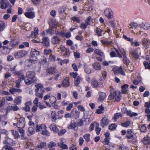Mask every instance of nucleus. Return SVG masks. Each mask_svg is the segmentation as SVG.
Wrapping results in <instances>:
<instances>
[{
    "label": "nucleus",
    "mask_w": 150,
    "mask_h": 150,
    "mask_svg": "<svg viewBox=\"0 0 150 150\" xmlns=\"http://www.w3.org/2000/svg\"><path fill=\"white\" fill-rule=\"evenodd\" d=\"M35 133V131L33 128L32 127H29L28 129V131L27 132V134L28 136H30L32 134H33Z\"/></svg>",
    "instance_id": "obj_38"
},
{
    "label": "nucleus",
    "mask_w": 150,
    "mask_h": 150,
    "mask_svg": "<svg viewBox=\"0 0 150 150\" xmlns=\"http://www.w3.org/2000/svg\"><path fill=\"white\" fill-rule=\"evenodd\" d=\"M46 143L43 142H40L39 145H37L36 147V149L37 150H39L40 149H42L46 146Z\"/></svg>",
    "instance_id": "obj_34"
},
{
    "label": "nucleus",
    "mask_w": 150,
    "mask_h": 150,
    "mask_svg": "<svg viewBox=\"0 0 150 150\" xmlns=\"http://www.w3.org/2000/svg\"><path fill=\"white\" fill-rule=\"evenodd\" d=\"M128 86L129 85L127 84H125L122 86L121 88L122 93L125 94L127 92V88Z\"/></svg>",
    "instance_id": "obj_39"
},
{
    "label": "nucleus",
    "mask_w": 150,
    "mask_h": 150,
    "mask_svg": "<svg viewBox=\"0 0 150 150\" xmlns=\"http://www.w3.org/2000/svg\"><path fill=\"white\" fill-rule=\"evenodd\" d=\"M22 99V96H19L15 98L13 100V102L17 105L20 104L21 103Z\"/></svg>",
    "instance_id": "obj_23"
},
{
    "label": "nucleus",
    "mask_w": 150,
    "mask_h": 150,
    "mask_svg": "<svg viewBox=\"0 0 150 150\" xmlns=\"http://www.w3.org/2000/svg\"><path fill=\"white\" fill-rule=\"evenodd\" d=\"M25 124V120L23 117H20L17 123V127H24Z\"/></svg>",
    "instance_id": "obj_16"
},
{
    "label": "nucleus",
    "mask_w": 150,
    "mask_h": 150,
    "mask_svg": "<svg viewBox=\"0 0 150 150\" xmlns=\"http://www.w3.org/2000/svg\"><path fill=\"white\" fill-rule=\"evenodd\" d=\"M42 43L45 46H49L50 45L49 39L47 37H43L42 38Z\"/></svg>",
    "instance_id": "obj_22"
},
{
    "label": "nucleus",
    "mask_w": 150,
    "mask_h": 150,
    "mask_svg": "<svg viewBox=\"0 0 150 150\" xmlns=\"http://www.w3.org/2000/svg\"><path fill=\"white\" fill-rule=\"evenodd\" d=\"M81 81V78L79 76H78L75 79H74V85L75 86H77L79 84Z\"/></svg>",
    "instance_id": "obj_41"
},
{
    "label": "nucleus",
    "mask_w": 150,
    "mask_h": 150,
    "mask_svg": "<svg viewBox=\"0 0 150 150\" xmlns=\"http://www.w3.org/2000/svg\"><path fill=\"white\" fill-rule=\"evenodd\" d=\"M55 68L54 67L49 68L47 69V74H53L55 73Z\"/></svg>",
    "instance_id": "obj_30"
},
{
    "label": "nucleus",
    "mask_w": 150,
    "mask_h": 150,
    "mask_svg": "<svg viewBox=\"0 0 150 150\" xmlns=\"http://www.w3.org/2000/svg\"><path fill=\"white\" fill-rule=\"evenodd\" d=\"M116 125L115 124H111L109 125L108 129L111 130H114L116 128Z\"/></svg>",
    "instance_id": "obj_60"
},
{
    "label": "nucleus",
    "mask_w": 150,
    "mask_h": 150,
    "mask_svg": "<svg viewBox=\"0 0 150 150\" xmlns=\"http://www.w3.org/2000/svg\"><path fill=\"white\" fill-rule=\"evenodd\" d=\"M61 52L65 57H68L70 55V52L69 49L65 47L64 46L61 45L60 47Z\"/></svg>",
    "instance_id": "obj_9"
},
{
    "label": "nucleus",
    "mask_w": 150,
    "mask_h": 150,
    "mask_svg": "<svg viewBox=\"0 0 150 150\" xmlns=\"http://www.w3.org/2000/svg\"><path fill=\"white\" fill-rule=\"evenodd\" d=\"M35 86L36 88L35 90L36 96L39 97L40 98H43V94L45 92V88L43 85L41 84H38Z\"/></svg>",
    "instance_id": "obj_3"
},
{
    "label": "nucleus",
    "mask_w": 150,
    "mask_h": 150,
    "mask_svg": "<svg viewBox=\"0 0 150 150\" xmlns=\"http://www.w3.org/2000/svg\"><path fill=\"white\" fill-rule=\"evenodd\" d=\"M49 59L51 61L54 62L55 60L56 57L55 55L52 54H51L50 55Z\"/></svg>",
    "instance_id": "obj_57"
},
{
    "label": "nucleus",
    "mask_w": 150,
    "mask_h": 150,
    "mask_svg": "<svg viewBox=\"0 0 150 150\" xmlns=\"http://www.w3.org/2000/svg\"><path fill=\"white\" fill-rule=\"evenodd\" d=\"M57 100L55 97L54 96H51L50 98V101L51 104L52 105L56 102Z\"/></svg>",
    "instance_id": "obj_55"
},
{
    "label": "nucleus",
    "mask_w": 150,
    "mask_h": 150,
    "mask_svg": "<svg viewBox=\"0 0 150 150\" xmlns=\"http://www.w3.org/2000/svg\"><path fill=\"white\" fill-rule=\"evenodd\" d=\"M26 75L27 79H25V83L27 85L32 83L36 79V74L34 71H28Z\"/></svg>",
    "instance_id": "obj_1"
},
{
    "label": "nucleus",
    "mask_w": 150,
    "mask_h": 150,
    "mask_svg": "<svg viewBox=\"0 0 150 150\" xmlns=\"http://www.w3.org/2000/svg\"><path fill=\"white\" fill-rule=\"evenodd\" d=\"M146 127L144 125H141L140 126V130L141 132H145L146 131Z\"/></svg>",
    "instance_id": "obj_54"
},
{
    "label": "nucleus",
    "mask_w": 150,
    "mask_h": 150,
    "mask_svg": "<svg viewBox=\"0 0 150 150\" xmlns=\"http://www.w3.org/2000/svg\"><path fill=\"white\" fill-rule=\"evenodd\" d=\"M0 2V7L2 9H5L10 6L9 3L7 0H1Z\"/></svg>",
    "instance_id": "obj_11"
},
{
    "label": "nucleus",
    "mask_w": 150,
    "mask_h": 150,
    "mask_svg": "<svg viewBox=\"0 0 150 150\" xmlns=\"http://www.w3.org/2000/svg\"><path fill=\"white\" fill-rule=\"evenodd\" d=\"M67 131L66 129H61L59 131L58 130V132L57 133H58V134L59 136H61L63 135Z\"/></svg>",
    "instance_id": "obj_56"
},
{
    "label": "nucleus",
    "mask_w": 150,
    "mask_h": 150,
    "mask_svg": "<svg viewBox=\"0 0 150 150\" xmlns=\"http://www.w3.org/2000/svg\"><path fill=\"white\" fill-rule=\"evenodd\" d=\"M91 85L93 88H96L99 86V83L96 79L93 78L91 80Z\"/></svg>",
    "instance_id": "obj_18"
},
{
    "label": "nucleus",
    "mask_w": 150,
    "mask_h": 150,
    "mask_svg": "<svg viewBox=\"0 0 150 150\" xmlns=\"http://www.w3.org/2000/svg\"><path fill=\"white\" fill-rule=\"evenodd\" d=\"M102 31L103 30L100 29L99 28H97L96 29V33L98 36H101L102 35Z\"/></svg>",
    "instance_id": "obj_52"
},
{
    "label": "nucleus",
    "mask_w": 150,
    "mask_h": 150,
    "mask_svg": "<svg viewBox=\"0 0 150 150\" xmlns=\"http://www.w3.org/2000/svg\"><path fill=\"white\" fill-rule=\"evenodd\" d=\"M121 95L120 92L116 91L114 89L112 88L110 90V94L108 96L110 100H112L115 98L116 101L119 102L121 99Z\"/></svg>",
    "instance_id": "obj_2"
},
{
    "label": "nucleus",
    "mask_w": 150,
    "mask_h": 150,
    "mask_svg": "<svg viewBox=\"0 0 150 150\" xmlns=\"http://www.w3.org/2000/svg\"><path fill=\"white\" fill-rule=\"evenodd\" d=\"M99 108V109L97 110L96 112L98 114L103 113V112L104 108L102 106H100Z\"/></svg>",
    "instance_id": "obj_46"
},
{
    "label": "nucleus",
    "mask_w": 150,
    "mask_h": 150,
    "mask_svg": "<svg viewBox=\"0 0 150 150\" xmlns=\"http://www.w3.org/2000/svg\"><path fill=\"white\" fill-rule=\"evenodd\" d=\"M58 146L63 149H66L68 148L67 146L63 142H59L57 144Z\"/></svg>",
    "instance_id": "obj_40"
},
{
    "label": "nucleus",
    "mask_w": 150,
    "mask_h": 150,
    "mask_svg": "<svg viewBox=\"0 0 150 150\" xmlns=\"http://www.w3.org/2000/svg\"><path fill=\"white\" fill-rule=\"evenodd\" d=\"M143 64L145 69H150V63H149L148 62L145 61L144 62Z\"/></svg>",
    "instance_id": "obj_62"
},
{
    "label": "nucleus",
    "mask_w": 150,
    "mask_h": 150,
    "mask_svg": "<svg viewBox=\"0 0 150 150\" xmlns=\"http://www.w3.org/2000/svg\"><path fill=\"white\" fill-rule=\"evenodd\" d=\"M123 62L124 64L127 66L130 63V61L129 59L126 56L123 57Z\"/></svg>",
    "instance_id": "obj_45"
},
{
    "label": "nucleus",
    "mask_w": 150,
    "mask_h": 150,
    "mask_svg": "<svg viewBox=\"0 0 150 150\" xmlns=\"http://www.w3.org/2000/svg\"><path fill=\"white\" fill-rule=\"evenodd\" d=\"M2 52L5 54H8L9 52V50L8 48L5 46H2L1 49Z\"/></svg>",
    "instance_id": "obj_33"
},
{
    "label": "nucleus",
    "mask_w": 150,
    "mask_h": 150,
    "mask_svg": "<svg viewBox=\"0 0 150 150\" xmlns=\"http://www.w3.org/2000/svg\"><path fill=\"white\" fill-rule=\"evenodd\" d=\"M61 41V39L57 35H54L51 38V43L53 45L59 44Z\"/></svg>",
    "instance_id": "obj_10"
},
{
    "label": "nucleus",
    "mask_w": 150,
    "mask_h": 150,
    "mask_svg": "<svg viewBox=\"0 0 150 150\" xmlns=\"http://www.w3.org/2000/svg\"><path fill=\"white\" fill-rule=\"evenodd\" d=\"M38 33V29L37 28H35L33 31L31 32V34L30 35V37L33 38H36Z\"/></svg>",
    "instance_id": "obj_20"
},
{
    "label": "nucleus",
    "mask_w": 150,
    "mask_h": 150,
    "mask_svg": "<svg viewBox=\"0 0 150 150\" xmlns=\"http://www.w3.org/2000/svg\"><path fill=\"white\" fill-rule=\"evenodd\" d=\"M25 52L24 51H20L14 54L15 56L17 58H21L24 56Z\"/></svg>",
    "instance_id": "obj_25"
},
{
    "label": "nucleus",
    "mask_w": 150,
    "mask_h": 150,
    "mask_svg": "<svg viewBox=\"0 0 150 150\" xmlns=\"http://www.w3.org/2000/svg\"><path fill=\"white\" fill-rule=\"evenodd\" d=\"M131 55L136 59H138L139 57L138 53L136 50L132 51L130 52Z\"/></svg>",
    "instance_id": "obj_31"
},
{
    "label": "nucleus",
    "mask_w": 150,
    "mask_h": 150,
    "mask_svg": "<svg viewBox=\"0 0 150 150\" xmlns=\"http://www.w3.org/2000/svg\"><path fill=\"white\" fill-rule=\"evenodd\" d=\"M116 71L119 73L121 74L122 75H125V74L123 71L122 67L120 66L116 69Z\"/></svg>",
    "instance_id": "obj_49"
},
{
    "label": "nucleus",
    "mask_w": 150,
    "mask_h": 150,
    "mask_svg": "<svg viewBox=\"0 0 150 150\" xmlns=\"http://www.w3.org/2000/svg\"><path fill=\"white\" fill-rule=\"evenodd\" d=\"M69 79L68 78H66L62 81V86L64 87H67L69 86Z\"/></svg>",
    "instance_id": "obj_26"
},
{
    "label": "nucleus",
    "mask_w": 150,
    "mask_h": 150,
    "mask_svg": "<svg viewBox=\"0 0 150 150\" xmlns=\"http://www.w3.org/2000/svg\"><path fill=\"white\" fill-rule=\"evenodd\" d=\"M46 129L47 128L45 129H43L42 130L41 134L43 135L49 136L50 135V133Z\"/></svg>",
    "instance_id": "obj_47"
},
{
    "label": "nucleus",
    "mask_w": 150,
    "mask_h": 150,
    "mask_svg": "<svg viewBox=\"0 0 150 150\" xmlns=\"http://www.w3.org/2000/svg\"><path fill=\"white\" fill-rule=\"evenodd\" d=\"M31 57L33 58H35V60L30 59V61L31 63H33L34 62L36 61L38 59L37 56L40 55V52L38 51L37 50L35 49H33L31 50L30 52Z\"/></svg>",
    "instance_id": "obj_4"
},
{
    "label": "nucleus",
    "mask_w": 150,
    "mask_h": 150,
    "mask_svg": "<svg viewBox=\"0 0 150 150\" xmlns=\"http://www.w3.org/2000/svg\"><path fill=\"white\" fill-rule=\"evenodd\" d=\"M142 29H141V30L137 33V35H141V36H146L147 35V34L145 33H144L143 31L141 30Z\"/></svg>",
    "instance_id": "obj_53"
},
{
    "label": "nucleus",
    "mask_w": 150,
    "mask_h": 150,
    "mask_svg": "<svg viewBox=\"0 0 150 150\" xmlns=\"http://www.w3.org/2000/svg\"><path fill=\"white\" fill-rule=\"evenodd\" d=\"M138 26V25L137 23L132 22L130 23L128 26V27L132 32L134 33V30L136 29Z\"/></svg>",
    "instance_id": "obj_14"
},
{
    "label": "nucleus",
    "mask_w": 150,
    "mask_h": 150,
    "mask_svg": "<svg viewBox=\"0 0 150 150\" xmlns=\"http://www.w3.org/2000/svg\"><path fill=\"white\" fill-rule=\"evenodd\" d=\"M77 124L74 121H72L68 125V128L69 129L74 128L76 127Z\"/></svg>",
    "instance_id": "obj_37"
},
{
    "label": "nucleus",
    "mask_w": 150,
    "mask_h": 150,
    "mask_svg": "<svg viewBox=\"0 0 150 150\" xmlns=\"http://www.w3.org/2000/svg\"><path fill=\"white\" fill-rule=\"evenodd\" d=\"M94 52L95 54L98 55L100 56H102L103 55V53L98 49H96L94 50Z\"/></svg>",
    "instance_id": "obj_48"
},
{
    "label": "nucleus",
    "mask_w": 150,
    "mask_h": 150,
    "mask_svg": "<svg viewBox=\"0 0 150 150\" xmlns=\"http://www.w3.org/2000/svg\"><path fill=\"white\" fill-rule=\"evenodd\" d=\"M142 43L144 47L146 49L150 46V40L144 38L142 41Z\"/></svg>",
    "instance_id": "obj_8"
},
{
    "label": "nucleus",
    "mask_w": 150,
    "mask_h": 150,
    "mask_svg": "<svg viewBox=\"0 0 150 150\" xmlns=\"http://www.w3.org/2000/svg\"><path fill=\"white\" fill-rule=\"evenodd\" d=\"M25 15L28 18H33L35 17V13L34 12H27L25 13Z\"/></svg>",
    "instance_id": "obj_21"
},
{
    "label": "nucleus",
    "mask_w": 150,
    "mask_h": 150,
    "mask_svg": "<svg viewBox=\"0 0 150 150\" xmlns=\"http://www.w3.org/2000/svg\"><path fill=\"white\" fill-rule=\"evenodd\" d=\"M109 123V120L107 117H103L100 121V125L102 127H103L108 125Z\"/></svg>",
    "instance_id": "obj_13"
},
{
    "label": "nucleus",
    "mask_w": 150,
    "mask_h": 150,
    "mask_svg": "<svg viewBox=\"0 0 150 150\" xmlns=\"http://www.w3.org/2000/svg\"><path fill=\"white\" fill-rule=\"evenodd\" d=\"M32 104V103L31 101L26 102L25 103V106L23 108V110L26 112L30 111V108L29 106L31 105Z\"/></svg>",
    "instance_id": "obj_15"
},
{
    "label": "nucleus",
    "mask_w": 150,
    "mask_h": 150,
    "mask_svg": "<svg viewBox=\"0 0 150 150\" xmlns=\"http://www.w3.org/2000/svg\"><path fill=\"white\" fill-rule=\"evenodd\" d=\"M52 50L51 49H45L44 50V53L45 54L47 55L52 54Z\"/></svg>",
    "instance_id": "obj_50"
},
{
    "label": "nucleus",
    "mask_w": 150,
    "mask_h": 150,
    "mask_svg": "<svg viewBox=\"0 0 150 150\" xmlns=\"http://www.w3.org/2000/svg\"><path fill=\"white\" fill-rule=\"evenodd\" d=\"M99 97L98 100L99 101H102L104 100L106 96V93L102 92H99Z\"/></svg>",
    "instance_id": "obj_27"
},
{
    "label": "nucleus",
    "mask_w": 150,
    "mask_h": 150,
    "mask_svg": "<svg viewBox=\"0 0 150 150\" xmlns=\"http://www.w3.org/2000/svg\"><path fill=\"white\" fill-rule=\"evenodd\" d=\"M10 44L11 46H13L18 45V42L16 40L12 39L10 42Z\"/></svg>",
    "instance_id": "obj_59"
},
{
    "label": "nucleus",
    "mask_w": 150,
    "mask_h": 150,
    "mask_svg": "<svg viewBox=\"0 0 150 150\" xmlns=\"http://www.w3.org/2000/svg\"><path fill=\"white\" fill-rule=\"evenodd\" d=\"M142 142L145 145H147L150 143V137H144L142 140Z\"/></svg>",
    "instance_id": "obj_29"
},
{
    "label": "nucleus",
    "mask_w": 150,
    "mask_h": 150,
    "mask_svg": "<svg viewBox=\"0 0 150 150\" xmlns=\"http://www.w3.org/2000/svg\"><path fill=\"white\" fill-rule=\"evenodd\" d=\"M105 15L108 19L112 18L113 17V13L112 10L110 8L106 9L104 11Z\"/></svg>",
    "instance_id": "obj_7"
},
{
    "label": "nucleus",
    "mask_w": 150,
    "mask_h": 150,
    "mask_svg": "<svg viewBox=\"0 0 150 150\" xmlns=\"http://www.w3.org/2000/svg\"><path fill=\"white\" fill-rule=\"evenodd\" d=\"M47 128V127L45 125V124H41L40 125L37 124L35 127L36 131L38 132L40 131L41 130H43V129H45Z\"/></svg>",
    "instance_id": "obj_17"
},
{
    "label": "nucleus",
    "mask_w": 150,
    "mask_h": 150,
    "mask_svg": "<svg viewBox=\"0 0 150 150\" xmlns=\"http://www.w3.org/2000/svg\"><path fill=\"white\" fill-rule=\"evenodd\" d=\"M56 145V144L53 141H51L49 144L48 147L49 148H51L55 146Z\"/></svg>",
    "instance_id": "obj_61"
},
{
    "label": "nucleus",
    "mask_w": 150,
    "mask_h": 150,
    "mask_svg": "<svg viewBox=\"0 0 150 150\" xmlns=\"http://www.w3.org/2000/svg\"><path fill=\"white\" fill-rule=\"evenodd\" d=\"M138 26L144 30H148L150 28V24L147 22H142L139 24Z\"/></svg>",
    "instance_id": "obj_12"
},
{
    "label": "nucleus",
    "mask_w": 150,
    "mask_h": 150,
    "mask_svg": "<svg viewBox=\"0 0 150 150\" xmlns=\"http://www.w3.org/2000/svg\"><path fill=\"white\" fill-rule=\"evenodd\" d=\"M49 128L51 131H53L54 132L57 133L58 132L59 129L57 125L54 124H52L50 125Z\"/></svg>",
    "instance_id": "obj_19"
},
{
    "label": "nucleus",
    "mask_w": 150,
    "mask_h": 150,
    "mask_svg": "<svg viewBox=\"0 0 150 150\" xmlns=\"http://www.w3.org/2000/svg\"><path fill=\"white\" fill-rule=\"evenodd\" d=\"M122 114L121 113H117L114 114L113 118L114 120V121H116L117 119L120 117H122Z\"/></svg>",
    "instance_id": "obj_43"
},
{
    "label": "nucleus",
    "mask_w": 150,
    "mask_h": 150,
    "mask_svg": "<svg viewBox=\"0 0 150 150\" xmlns=\"http://www.w3.org/2000/svg\"><path fill=\"white\" fill-rule=\"evenodd\" d=\"M22 91V90L20 89L15 88H11L9 90L10 93L12 94H14L15 92L21 93Z\"/></svg>",
    "instance_id": "obj_28"
},
{
    "label": "nucleus",
    "mask_w": 150,
    "mask_h": 150,
    "mask_svg": "<svg viewBox=\"0 0 150 150\" xmlns=\"http://www.w3.org/2000/svg\"><path fill=\"white\" fill-rule=\"evenodd\" d=\"M116 52L117 54V57L120 58H122L126 56V53L124 50L123 49H121L120 50V52L117 49L115 48Z\"/></svg>",
    "instance_id": "obj_6"
},
{
    "label": "nucleus",
    "mask_w": 150,
    "mask_h": 150,
    "mask_svg": "<svg viewBox=\"0 0 150 150\" xmlns=\"http://www.w3.org/2000/svg\"><path fill=\"white\" fill-rule=\"evenodd\" d=\"M69 149L70 150H77L78 148L76 144H72L71 146L69 147Z\"/></svg>",
    "instance_id": "obj_64"
},
{
    "label": "nucleus",
    "mask_w": 150,
    "mask_h": 150,
    "mask_svg": "<svg viewBox=\"0 0 150 150\" xmlns=\"http://www.w3.org/2000/svg\"><path fill=\"white\" fill-rule=\"evenodd\" d=\"M90 136L89 134H86L83 136V138L87 142H88L90 141Z\"/></svg>",
    "instance_id": "obj_58"
},
{
    "label": "nucleus",
    "mask_w": 150,
    "mask_h": 150,
    "mask_svg": "<svg viewBox=\"0 0 150 150\" xmlns=\"http://www.w3.org/2000/svg\"><path fill=\"white\" fill-rule=\"evenodd\" d=\"M93 68L96 70H100L101 69L100 64L98 62H95L92 64Z\"/></svg>",
    "instance_id": "obj_24"
},
{
    "label": "nucleus",
    "mask_w": 150,
    "mask_h": 150,
    "mask_svg": "<svg viewBox=\"0 0 150 150\" xmlns=\"http://www.w3.org/2000/svg\"><path fill=\"white\" fill-rule=\"evenodd\" d=\"M51 120L53 122H55L57 120V118L56 116V112L55 111H52L51 113Z\"/></svg>",
    "instance_id": "obj_42"
},
{
    "label": "nucleus",
    "mask_w": 150,
    "mask_h": 150,
    "mask_svg": "<svg viewBox=\"0 0 150 150\" xmlns=\"http://www.w3.org/2000/svg\"><path fill=\"white\" fill-rule=\"evenodd\" d=\"M145 112L147 114L146 116L147 117L148 121H149L150 120V109L149 108H146Z\"/></svg>",
    "instance_id": "obj_51"
},
{
    "label": "nucleus",
    "mask_w": 150,
    "mask_h": 150,
    "mask_svg": "<svg viewBox=\"0 0 150 150\" xmlns=\"http://www.w3.org/2000/svg\"><path fill=\"white\" fill-rule=\"evenodd\" d=\"M38 101V98H36L33 102V105L31 111L32 114L35 113L37 111L38 107V104L39 103Z\"/></svg>",
    "instance_id": "obj_5"
},
{
    "label": "nucleus",
    "mask_w": 150,
    "mask_h": 150,
    "mask_svg": "<svg viewBox=\"0 0 150 150\" xmlns=\"http://www.w3.org/2000/svg\"><path fill=\"white\" fill-rule=\"evenodd\" d=\"M71 19L74 22H76L77 23H80V20L79 17L76 16L73 17L71 18Z\"/></svg>",
    "instance_id": "obj_63"
},
{
    "label": "nucleus",
    "mask_w": 150,
    "mask_h": 150,
    "mask_svg": "<svg viewBox=\"0 0 150 150\" xmlns=\"http://www.w3.org/2000/svg\"><path fill=\"white\" fill-rule=\"evenodd\" d=\"M11 131L15 139H17L20 137V136L17 131L13 130H11Z\"/></svg>",
    "instance_id": "obj_36"
},
{
    "label": "nucleus",
    "mask_w": 150,
    "mask_h": 150,
    "mask_svg": "<svg viewBox=\"0 0 150 150\" xmlns=\"http://www.w3.org/2000/svg\"><path fill=\"white\" fill-rule=\"evenodd\" d=\"M7 24L4 21H0V32L3 31L6 27Z\"/></svg>",
    "instance_id": "obj_35"
},
{
    "label": "nucleus",
    "mask_w": 150,
    "mask_h": 150,
    "mask_svg": "<svg viewBox=\"0 0 150 150\" xmlns=\"http://www.w3.org/2000/svg\"><path fill=\"white\" fill-rule=\"evenodd\" d=\"M14 73H15V75L18 76V77L19 78V79L24 80V81L25 79H25L24 75L23 74H21L20 71H16V72H15Z\"/></svg>",
    "instance_id": "obj_32"
},
{
    "label": "nucleus",
    "mask_w": 150,
    "mask_h": 150,
    "mask_svg": "<svg viewBox=\"0 0 150 150\" xmlns=\"http://www.w3.org/2000/svg\"><path fill=\"white\" fill-rule=\"evenodd\" d=\"M84 70L88 74H90L91 72V71L88 66L86 64H84Z\"/></svg>",
    "instance_id": "obj_44"
}]
</instances>
